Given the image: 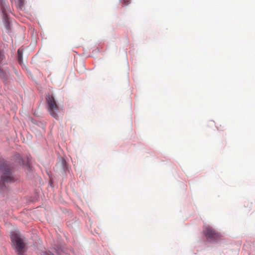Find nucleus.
Instances as JSON below:
<instances>
[{"label":"nucleus","instance_id":"20e7f679","mask_svg":"<svg viewBox=\"0 0 255 255\" xmlns=\"http://www.w3.org/2000/svg\"><path fill=\"white\" fill-rule=\"evenodd\" d=\"M204 234L206 236L207 239L210 241H215L221 238V234L216 230L209 226L205 227Z\"/></svg>","mask_w":255,"mask_h":255},{"label":"nucleus","instance_id":"0eeeda50","mask_svg":"<svg viewBox=\"0 0 255 255\" xmlns=\"http://www.w3.org/2000/svg\"><path fill=\"white\" fill-rule=\"evenodd\" d=\"M122 2L124 6L128 5L130 3V0H122Z\"/></svg>","mask_w":255,"mask_h":255},{"label":"nucleus","instance_id":"423d86ee","mask_svg":"<svg viewBox=\"0 0 255 255\" xmlns=\"http://www.w3.org/2000/svg\"><path fill=\"white\" fill-rule=\"evenodd\" d=\"M17 53L18 55V61L20 62L21 61V59L22 58V51L20 49L18 50Z\"/></svg>","mask_w":255,"mask_h":255},{"label":"nucleus","instance_id":"f257e3e1","mask_svg":"<svg viewBox=\"0 0 255 255\" xmlns=\"http://www.w3.org/2000/svg\"><path fill=\"white\" fill-rule=\"evenodd\" d=\"M0 170L2 173L1 180L0 181V190H2L6 183L13 182L14 179L11 175L10 167L2 160L0 161Z\"/></svg>","mask_w":255,"mask_h":255},{"label":"nucleus","instance_id":"6e6552de","mask_svg":"<svg viewBox=\"0 0 255 255\" xmlns=\"http://www.w3.org/2000/svg\"><path fill=\"white\" fill-rule=\"evenodd\" d=\"M44 255H54L53 254H51V253H47V252H44Z\"/></svg>","mask_w":255,"mask_h":255},{"label":"nucleus","instance_id":"f03ea898","mask_svg":"<svg viewBox=\"0 0 255 255\" xmlns=\"http://www.w3.org/2000/svg\"><path fill=\"white\" fill-rule=\"evenodd\" d=\"M11 240L13 243L16 252L22 255L24 252L25 244L19 234L13 232L11 234Z\"/></svg>","mask_w":255,"mask_h":255},{"label":"nucleus","instance_id":"1a4fd4ad","mask_svg":"<svg viewBox=\"0 0 255 255\" xmlns=\"http://www.w3.org/2000/svg\"><path fill=\"white\" fill-rule=\"evenodd\" d=\"M64 163H65V161L62 160V164H63V165H64Z\"/></svg>","mask_w":255,"mask_h":255},{"label":"nucleus","instance_id":"39448f33","mask_svg":"<svg viewBox=\"0 0 255 255\" xmlns=\"http://www.w3.org/2000/svg\"><path fill=\"white\" fill-rule=\"evenodd\" d=\"M2 13H3V18H4L5 21H7V15L6 14L5 10L4 9L3 7H2Z\"/></svg>","mask_w":255,"mask_h":255},{"label":"nucleus","instance_id":"7ed1b4c3","mask_svg":"<svg viewBox=\"0 0 255 255\" xmlns=\"http://www.w3.org/2000/svg\"><path fill=\"white\" fill-rule=\"evenodd\" d=\"M46 100L48 105L47 109L50 115L57 120L59 110L56 101L53 96L50 95L47 96Z\"/></svg>","mask_w":255,"mask_h":255}]
</instances>
